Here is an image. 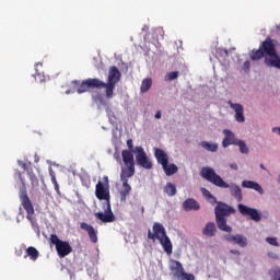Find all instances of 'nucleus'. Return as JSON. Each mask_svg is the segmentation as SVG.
<instances>
[{
    "label": "nucleus",
    "mask_w": 280,
    "mask_h": 280,
    "mask_svg": "<svg viewBox=\"0 0 280 280\" xmlns=\"http://www.w3.org/2000/svg\"><path fill=\"white\" fill-rule=\"evenodd\" d=\"M104 182H98L95 188V196L97 200H105L104 212H96V220H101V222L110 223L115 222V213H113V208H110V186L108 185V176L104 177Z\"/></svg>",
    "instance_id": "f257e3e1"
},
{
    "label": "nucleus",
    "mask_w": 280,
    "mask_h": 280,
    "mask_svg": "<svg viewBox=\"0 0 280 280\" xmlns=\"http://www.w3.org/2000/svg\"><path fill=\"white\" fill-rule=\"evenodd\" d=\"M200 176L211 183L215 187H220V189H230L231 196L237 200V202H242L244 197L242 195V188L237 184L229 185L224 179L215 173V170L205 166L200 171Z\"/></svg>",
    "instance_id": "f03ea898"
},
{
    "label": "nucleus",
    "mask_w": 280,
    "mask_h": 280,
    "mask_svg": "<svg viewBox=\"0 0 280 280\" xmlns=\"http://www.w3.org/2000/svg\"><path fill=\"white\" fill-rule=\"evenodd\" d=\"M215 205L217 206L214 208V215L218 229L220 231H223L224 233H232L233 228L226 224V218H229V215H232L233 213H236L235 208L222 201H217Z\"/></svg>",
    "instance_id": "7ed1b4c3"
},
{
    "label": "nucleus",
    "mask_w": 280,
    "mask_h": 280,
    "mask_svg": "<svg viewBox=\"0 0 280 280\" xmlns=\"http://www.w3.org/2000/svg\"><path fill=\"white\" fill-rule=\"evenodd\" d=\"M264 56H269L265 59L267 67H272V60H277L279 55H277V48L275 43L270 38H267L259 47V49L252 51V60H261Z\"/></svg>",
    "instance_id": "20e7f679"
},
{
    "label": "nucleus",
    "mask_w": 280,
    "mask_h": 280,
    "mask_svg": "<svg viewBox=\"0 0 280 280\" xmlns=\"http://www.w3.org/2000/svg\"><path fill=\"white\" fill-rule=\"evenodd\" d=\"M153 230V233H152ZM152 230H148V240H159L161 246L166 252V255H172L173 245L170 236H167V232L165 231V226L161 223H153Z\"/></svg>",
    "instance_id": "39448f33"
},
{
    "label": "nucleus",
    "mask_w": 280,
    "mask_h": 280,
    "mask_svg": "<svg viewBox=\"0 0 280 280\" xmlns=\"http://www.w3.org/2000/svg\"><path fill=\"white\" fill-rule=\"evenodd\" d=\"M121 80V72L117 67H110L108 71V79L107 83L103 82V85H101V89L106 90V98L113 100V95L115 93V86L117 82Z\"/></svg>",
    "instance_id": "423d86ee"
},
{
    "label": "nucleus",
    "mask_w": 280,
    "mask_h": 280,
    "mask_svg": "<svg viewBox=\"0 0 280 280\" xmlns=\"http://www.w3.org/2000/svg\"><path fill=\"white\" fill-rule=\"evenodd\" d=\"M50 244L56 246L57 255L62 259L67 257V255H71L73 253V247L67 241H60L58 235L51 234L50 235Z\"/></svg>",
    "instance_id": "0eeeda50"
},
{
    "label": "nucleus",
    "mask_w": 280,
    "mask_h": 280,
    "mask_svg": "<svg viewBox=\"0 0 280 280\" xmlns=\"http://www.w3.org/2000/svg\"><path fill=\"white\" fill-rule=\"evenodd\" d=\"M72 84L79 86L77 93L82 94L86 93L90 89H102L104 86V81L100 79H86L80 83V81H73Z\"/></svg>",
    "instance_id": "6e6552de"
},
{
    "label": "nucleus",
    "mask_w": 280,
    "mask_h": 280,
    "mask_svg": "<svg viewBox=\"0 0 280 280\" xmlns=\"http://www.w3.org/2000/svg\"><path fill=\"white\" fill-rule=\"evenodd\" d=\"M20 200L22 202L23 209L26 211V219L28 222H31L33 229H36L38 226V223L34 220V205H32V200H30V197L27 196V191H24L20 195Z\"/></svg>",
    "instance_id": "1a4fd4ad"
},
{
    "label": "nucleus",
    "mask_w": 280,
    "mask_h": 280,
    "mask_svg": "<svg viewBox=\"0 0 280 280\" xmlns=\"http://www.w3.org/2000/svg\"><path fill=\"white\" fill-rule=\"evenodd\" d=\"M136 161L137 165L143 167V170H152V160L148 158V154L143 150V147H136Z\"/></svg>",
    "instance_id": "9d476101"
},
{
    "label": "nucleus",
    "mask_w": 280,
    "mask_h": 280,
    "mask_svg": "<svg viewBox=\"0 0 280 280\" xmlns=\"http://www.w3.org/2000/svg\"><path fill=\"white\" fill-rule=\"evenodd\" d=\"M238 213L241 215H245L250 218L254 222H261V212L255 208H250L246 205L238 203L237 205Z\"/></svg>",
    "instance_id": "9b49d317"
},
{
    "label": "nucleus",
    "mask_w": 280,
    "mask_h": 280,
    "mask_svg": "<svg viewBox=\"0 0 280 280\" xmlns=\"http://www.w3.org/2000/svg\"><path fill=\"white\" fill-rule=\"evenodd\" d=\"M170 270L173 273V276L176 277L177 279H180L182 275L187 280H192L194 279V273L185 272V268L183 267V264L178 260H171Z\"/></svg>",
    "instance_id": "f8f14e48"
},
{
    "label": "nucleus",
    "mask_w": 280,
    "mask_h": 280,
    "mask_svg": "<svg viewBox=\"0 0 280 280\" xmlns=\"http://www.w3.org/2000/svg\"><path fill=\"white\" fill-rule=\"evenodd\" d=\"M223 240H225V242H229V244H236L241 248H246L248 246V240L242 234H224Z\"/></svg>",
    "instance_id": "ddd939ff"
},
{
    "label": "nucleus",
    "mask_w": 280,
    "mask_h": 280,
    "mask_svg": "<svg viewBox=\"0 0 280 280\" xmlns=\"http://www.w3.org/2000/svg\"><path fill=\"white\" fill-rule=\"evenodd\" d=\"M229 106L232 110L235 112V119L238 124H244L246 121V117H244V106L240 103H232L231 101L228 102Z\"/></svg>",
    "instance_id": "4468645a"
},
{
    "label": "nucleus",
    "mask_w": 280,
    "mask_h": 280,
    "mask_svg": "<svg viewBox=\"0 0 280 280\" xmlns=\"http://www.w3.org/2000/svg\"><path fill=\"white\" fill-rule=\"evenodd\" d=\"M80 229H82V231L88 232L90 242H92V244H97V230H95V228H93V225H91L86 222H82V223H80Z\"/></svg>",
    "instance_id": "2eb2a0df"
},
{
    "label": "nucleus",
    "mask_w": 280,
    "mask_h": 280,
    "mask_svg": "<svg viewBox=\"0 0 280 280\" xmlns=\"http://www.w3.org/2000/svg\"><path fill=\"white\" fill-rule=\"evenodd\" d=\"M153 152L158 163L162 165V167L170 163V156L167 155V153H165L163 149L154 148Z\"/></svg>",
    "instance_id": "dca6fc26"
},
{
    "label": "nucleus",
    "mask_w": 280,
    "mask_h": 280,
    "mask_svg": "<svg viewBox=\"0 0 280 280\" xmlns=\"http://www.w3.org/2000/svg\"><path fill=\"white\" fill-rule=\"evenodd\" d=\"M223 132L225 135L222 141L223 148H229V145H235L237 143V139H235V133H233V131L225 129Z\"/></svg>",
    "instance_id": "f3484780"
},
{
    "label": "nucleus",
    "mask_w": 280,
    "mask_h": 280,
    "mask_svg": "<svg viewBox=\"0 0 280 280\" xmlns=\"http://www.w3.org/2000/svg\"><path fill=\"white\" fill-rule=\"evenodd\" d=\"M242 187H244V189H254V191H257L258 194H260V196H264V188L257 182L243 180Z\"/></svg>",
    "instance_id": "a211bd4d"
},
{
    "label": "nucleus",
    "mask_w": 280,
    "mask_h": 280,
    "mask_svg": "<svg viewBox=\"0 0 280 280\" xmlns=\"http://www.w3.org/2000/svg\"><path fill=\"white\" fill-rule=\"evenodd\" d=\"M135 176V166H125L120 172V180L121 183H128V178H132Z\"/></svg>",
    "instance_id": "6ab92c4d"
},
{
    "label": "nucleus",
    "mask_w": 280,
    "mask_h": 280,
    "mask_svg": "<svg viewBox=\"0 0 280 280\" xmlns=\"http://www.w3.org/2000/svg\"><path fill=\"white\" fill-rule=\"evenodd\" d=\"M184 211H198L200 209V203L196 199L188 198L183 202Z\"/></svg>",
    "instance_id": "aec40b11"
},
{
    "label": "nucleus",
    "mask_w": 280,
    "mask_h": 280,
    "mask_svg": "<svg viewBox=\"0 0 280 280\" xmlns=\"http://www.w3.org/2000/svg\"><path fill=\"white\" fill-rule=\"evenodd\" d=\"M133 151L129 150H122L121 156H122V163H125V166H135V154H132Z\"/></svg>",
    "instance_id": "412c9836"
},
{
    "label": "nucleus",
    "mask_w": 280,
    "mask_h": 280,
    "mask_svg": "<svg viewBox=\"0 0 280 280\" xmlns=\"http://www.w3.org/2000/svg\"><path fill=\"white\" fill-rule=\"evenodd\" d=\"M130 191H132V186H130L128 182H122L121 189L119 190L120 202H126V200H128V196H130Z\"/></svg>",
    "instance_id": "4be33fe9"
},
{
    "label": "nucleus",
    "mask_w": 280,
    "mask_h": 280,
    "mask_svg": "<svg viewBox=\"0 0 280 280\" xmlns=\"http://www.w3.org/2000/svg\"><path fill=\"white\" fill-rule=\"evenodd\" d=\"M217 232L218 229L215 228V223L213 222H208L202 229V234L206 235V237H215Z\"/></svg>",
    "instance_id": "5701e85b"
},
{
    "label": "nucleus",
    "mask_w": 280,
    "mask_h": 280,
    "mask_svg": "<svg viewBox=\"0 0 280 280\" xmlns=\"http://www.w3.org/2000/svg\"><path fill=\"white\" fill-rule=\"evenodd\" d=\"M18 165H20V167H22V170H24V172H27L30 179L32 182V185H34V183L38 184V178H36V175H34V172L32 171V168H30L27 166V164L23 161H18Z\"/></svg>",
    "instance_id": "b1692460"
},
{
    "label": "nucleus",
    "mask_w": 280,
    "mask_h": 280,
    "mask_svg": "<svg viewBox=\"0 0 280 280\" xmlns=\"http://www.w3.org/2000/svg\"><path fill=\"white\" fill-rule=\"evenodd\" d=\"M27 257H30L31 261H36V259L40 257V253L38 249H36V247L30 246L26 248V255L24 256V259H27Z\"/></svg>",
    "instance_id": "393cba45"
},
{
    "label": "nucleus",
    "mask_w": 280,
    "mask_h": 280,
    "mask_svg": "<svg viewBox=\"0 0 280 280\" xmlns=\"http://www.w3.org/2000/svg\"><path fill=\"white\" fill-rule=\"evenodd\" d=\"M162 170L165 172L166 176H174V174L178 172V166H176V164H170L168 162L162 166Z\"/></svg>",
    "instance_id": "a878e982"
},
{
    "label": "nucleus",
    "mask_w": 280,
    "mask_h": 280,
    "mask_svg": "<svg viewBox=\"0 0 280 280\" xmlns=\"http://www.w3.org/2000/svg\"><path fill=\"white\" fill-rule=\"evenodd\" d=\"M152 89V79L147 78L142 80L141 86H140V93H148Z\"/></svg>",
    "instance_id": "bb28decb"
},
{
    "label": "nucleus",
    "mask_w": 280,
    "mask_h": 280,
    "mask_svg": "<svg viewBox=\"0 0 280 280\" xmlns=\"http://www.w3.org/2000/svg\"><path fill=\"white\" fill-rule=\"evenodd\" d=\"M164 194L168 195L170 197L176 196V185L172 182L166 183L164 186Z\"/></svg>",
    "instance_id": "cd10ccee"
},
{
    "label": "nucleus",
    "mask_w": 280,
    "mask_h": 280,
    "mask_svg": "<svg viewBox=\"0 0 280 280\" xmlns=\"http://www.w3.org/2000/svg\"><path fill=\"white\" fill-rule=\"evenodd\" d=\"M202 196L210 202V205H215L218 200L215 199V196L211 194L207 188H201Z\"/></svg>",
    "instance_id": "c85d7f7f"
},
{
    "label": "nucleus",
    "mask_w": 280,
    "mask_h": 280,
    "mask_svg": "<svg viewBox=\"0 0 280 280\" xmlns=\"http://www.w3.org/2000/svg\"><path fill=\"white\" fill-rule=\"evenodd\" d=\"M200 145H201V148H203L208 152H218V144H215V143H210V142H207V141H202L200 143Z\"/></svg>",
    "instance_id": "c756f323"
},
{
    "label": "nucleus",
    "mask_w": 280,
    "mask_h": 280,
    "mask_svg": "<svg viewBox=\"0 0 280 280\" xmlns=\"http://www.w3.org/2000/svg\"><path fill=\"white\" fill-rule=\"evenodd\" d=\"M235 145H238L241 154H248L249 150L244 140H237Z\"/></svg>",
    "instance_id": "7c9ffc66"
},
{
    "label": "nucleus",
    "mask_w": 280,
    "mask_h": 280,
    "mask_svg": "<svg viewBox=\"0 0 280 280\" xmlns=\"http://www.w3.org/2000/svg\"><path fill=\"white\" fill-rule=\"evenodd\" d=\"M269 275L271 280H279L280 279V267H273L269 270Z\"/></svg>",
    "instance_id": "2f4dec72"
},
{
    "label": "nucleus",
    "mask_w": 280,
    "mask_h": 280,
    "mask_svg": "<svg viewBox=\"0 0 280 280\" xmlns=\"http://www.w3.org/2000/svg\"><path fill=\"white\" fill-rule=\"evenodd\" d=\"M177 79H178V71L168 72L165 75L166 82H172L173 80H177Z\"/></svg>",
    "instance_id": "473e14b6"
},
{
    "label": "nucleus",
    "mask_w": 280,
    "mask_h": 280,
    "mask_svg": "<svg viewBox=\"0 0 280 280\" xmlns=\"http://www.w3.org/2000/svg\"><path fill=\"white\" fill-rule=\"evenodd\" d=\"M266 242H267V244H270L271 246H279V242H277V237H267Z\"/></svg>",
    "instance_id": "72a5a7b5"
},
{
    "label": "nucleus",
    "mask_w": 280,
    "mask_h": 280,
    "mask_svg": "<svg viewBox=\"0 0 280 280\" xmlns=\"http://www.w3.org/2000/svg\"><path fill=\"white\" fill-rule=\"evenodd\" d=\"M127 147L129 148V152H135V144L132 142V139L127 140Z\"/></svg>",
    "instance_id": "f704fd0d"
},
{
    "label": "nucleus",
    "mask_w": 280,
    "mask_h": 280,
    "mask_svg": "<svg viewBox=\"0 0 280 280\" xmlns=\"http://www.w3.org/2000/svg\"><path fill=\"white\" fill-rule=\"evenodd\" d=\"M15 175L20 178L22 185H25V177H23V173H21V171H16Z\"/></svg>",
    "instance_id": "c9c22d12"
},
{
    "label": "nucleus",
    "mask_w": 280,
    "mask_h": 280,
    "mask_svg": "<svg viewBox=\"0 0 280 280\" xmlns=\"http://www.w3.org/2000/svg\"><path fill=\"white\" fill-rule=\"evenodd\" d=\"M272 67L276 69H280V57L278 56V59L271 61Z\"/></svg>",
    "instance_id": "e433bc0d"
},
{
    "label": "nucleus",
    "mask_w": 280,
    "mask_h": 280,
    "mask_svg": "<svg viewBox=\"0 0 280 280\" xmlns=\"http://www.w3.org/2000/svg\"><path fill=\"white\" fill-rule=\"evenodd\" d=\"M43 69V62H38L35 65V71H36V75H40V72L38 69Z\"/></svg>",
    "instance_id": "4c0bfd02"
},
{
    "label": "nucleus",
    "mask_w": 280,
    "mask_h": 280,
    "mask_svg": "<svg viewBox=\"0 0 280 280\" xmlns=\"http://www.w3.org/2000/svg\"><path fill=\"white\" fill-rule=\"evenodd\" d=\"M243 70L244 71H249L250 70V61H245L243 63Z\"/></svg>",
    "instance_id": "58836bf2"
},
{
    "label": "nucleus",
    "mask_w": 280,
    "mask_h": 280,
    "mask_svg": "<svg viewBox=\"0 0 280 280\" xmlns=\"http://www.w3.org/2000/svg\"><path fill=\"white\" fill-rule=\"evenodd\" d=\"M50 176H51V183L54 185H57L58 184V180H56V175L54 173H50Z\"/></svg>",
    "instance_id": "ea45409f"
},
{
    "label": "nucleus",
    "mask_w": 280,
    "mask_h": 280,
    "mask_svg": "<svg viewBox=\"0 0 280 280\" xmlns=\"http://www.w3.org/2000/svg\"><path fill=\"white\" fill-rule=\"evenodd\" d=\"M178 280H188L187 278H185L184 275H182L179 278H177ZM191 280H196V276L192 275V279Z\"/></svg>",
    "instance_id": "a19ab883"
},
{
    "label": "nucleus",
    "mask_w": 280,
    "mask_h": 280,
    "mask_svg": "<svg viewBox=\"0 0 280 280\" xmlns=\"http://www.w3.org/2000/svg\"><path fill=\"white\" fill-rule=\"evenodd\" d=\"M230 253L232 255H238V256L241 255L240 250H237V249H231Z\"/></svg>",
    "instance_id": "79ce46f5"
},
{
    "label": "nucleus",
    "mask_w": 280,
    "mask_h": 280,
    "mask_svg": "<svg viewBox=\"0 0 280 280\" xmlns=\"http://www.w3.org/2000/svg\"><path fill=\"white\" fill-rule=\"evenodd\" d=\"M230 167H231V170L237 171V164H235V163L230 164Z\"/></svg>",
    "instance_id": "37998d69"
},
{
    "label": "nucleus",
    "mask_w": 280,
    "mask_h": 280,
    "mask_svg": "<svg viewBox=\"0 0 280 280\" xmlns=\"http://www.w3.org/2000/svg\"><path fill=\"white\" fill-rule=\"evenodd\" d=\"M155 119H161V112L155 113Z\"/></svg>",
    "instance_id": "c03bdc74"
},
{
    "label": "nucleus",
    "mask_w": 280,
    "mask_h": 280,
    "mask_svg": "<svg viewBox=\"0 0 280 280\" xmlns=\"http://www.w3.org/2000/svg\"><path fill=\"white\" fill-rule=\"evenodd\" d=\"M55 185V190L56 191H60V186L58 185V183L57 184H54Z\"/></svg>",
    "instance_id": "a18cd8bd"
},
{
    "label": "nucleus",
    "mask_w": 280,
    "mask_h": 280,
    "mask_svg": "<svg viewBox=\"0 0 280 280\" xmlns=\"http://www.w3.org/2000/svg\"><path fill=\"white\" fill-rule=\"evenodd\" d=\"M141 213H145V208L144 207L141 208Z\"/></svg>",
    "instance_id": "49530a36"
},
{
    "label": "nucleus",
    "mask_w": 280,
    "mask_h": 280,
    "mask_svg": "<svg viewBox=\"0 0 280 280\" xmlns=\"http://www.w3.org/2000/svg\"><path fill=\"white\" fill-rule=\"evenodd\" d=\"M20 215H23V208H20Z\"/></svg>",
    "instance_id": "de8ad7c7"
},
{
    "label": "nucleus",
    "mask_w": 280,
    "mask_h": 280,
    "mask_svg": "<svg viewBox=\"0 0 280 280\" xmlns=\"http://www.w3.org/2000/svg\"><path fill=\"white\" fill-rule=\"evenodd\" d=\"M261 170H266V166L264 164H260Z\"/></svg>",
    "instance_id": "09e8293b"
},
{
    "label": "nucleus",
    "mask_w": 280,
    "mask_h": 280,
    "mask_svg": "<svg viewBox=\"0 0 280 280\" xmlns=\"http://www.w3.org/2000/svg\"><path fill=\"white\" fill-rule=\"evenodd\" d=\"M18 257H21V253H20V254H18Z\"/></svg>",
    "instance_id": "8fccbe9b"
},
{
    "label": "nucleus",
    "mask_w": 280,
    "mask_h": 280,
    "mask_svg": "<svg viewBox=\"0 0 280 280\" xmlns=\"http://www.w3.org/2000/svg\"><path fill=\"white\" fill-rule=\"evenodd\" d=\"M278 280H280V278Z\"/></svg>",
    "instance_id": "3c124183"
}]
</instances>
